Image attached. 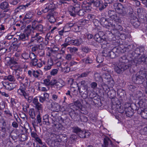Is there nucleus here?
Segmentation results:
<instances>
[{
  "label": "nucleus",
  "mask_w": 147,
  "mask_h": 147,
  "mask_svg": "<svg viewBox=\"0 0 147 147\" xmlns=\"http://www.w3.org/2000/svg\"><path fill=\"white\" fill-rule=\"evenodd\" d=\"M131 22L135 28H138L140 25V23L138 18L135 16L131 17L130 19Z\"/></svg>",
  "instance_id": "obj_15"
},
{
  "label": "nucleus",
  "mask_w": 147,
  "mask_h": 147,
  "mask_svg": "<svg viewBox=\"0 0 147 147\" xmlns=\"http://www.w3.org/2000/svg\"><path fill=\"white\" fill-rule=\"evenodd\" d=\"M51 144V146L52 147H58L59 144V142L57 140H52Z\"/></svg>",
  "instance_id": "obj_36"
},
{
  "label": "nucleus",
  "mask_w": 147,
  "mask_h": 147,
  "mask_svg": "<svg viewBox=\"0 0 147 147\" xmlns=\"http://www.w3.org/2000/svg\"><path fill=\"white\" fill-rule=\"evenodd\" d=\"M43 40V38L40 36L39 34L36 33L35 35L32 37L31 40L32 42L38 43L42 42Z\"/></svg>",
  "instance_id": "obj_16"
},
{
  "label": "nucleus",
  "mask_w": 147,
  "mask_h": 147,
  "mask_svg": "<svg viewBox=\"0 0 147 147\" xmlns=\"http://www.w3.org/2000/svg\"><path fill=\"white\" fill-rule=\"evenodd\" d=\"M100 21L101 23H102V24H105V25L107 24V23H108V22L106 18L103 17H102L101 18Z\"/></svg>",
  "instance_id": "obj_63"
},
{
  "label": "nucleus",
  "mask_w": 147,
  "mask_h": 147,
  "mask_svg": "<svg viewBox=\"0 0 147 147\" xmlns=\"http://www.w3.org/2000/svg\"><path fill=\"white\" fill-rule=\"evenodd\" d=\"M24 80H25V82L23 83V84L24 85L26 88L27 87L29 86L30 85V82H29L28 78H26Z\"/></svg>",
  "instance_id": "obj_57"
},
{
  "label": "nucleus",
  "mask_w": 147,
  "mask_h": 147,
  "mask_svg": "<svg viewBox=\"0 0 147 147\" xmlns=\"http://www.w3.org/2000/svg\"><path fill=\"white\" fill-rule=\"evenodd\" d=\"M116 14L115 11L114 10H109L108 11V14L109 17L112 19L113 17H114Z\"/></svg>",
  "instance_id": "obj_54"
},
{
  "label": "nucleus",
  "mask_w": 147,
  "mask_h": 147,
  "mask_svg": "<svg viewBox=\"0 0 147 147\" xmlns=\"http://www.w3.org/2000/svg\"><path fill=\"white\" fill-rule=\"evenodd\" d=\"M52 123L53 127L55 131L59 132L63 128V126L62 124L58 123H57L55 121L53 122Z\"/></svg>",
  "instance_id": "obj_17"
},
{
  "label": "nucleus",
  "mask_w": 147,
  "mask_h": 147,
  "mask_svg": "<svg viewBox=\"0 0 147 147\" xmlns=\"http://www.w3.org/2000/svg\"><path fill=\"white\" fill-rule=\"evenodd\" d=\"M2 83L3 86L9 90H12L14 88L13 86V84L12 83L6 82H2Z\"/></svg>",
  "instance_id": "obj_26"
},
{
  "label": "nucleus",
  "mask_w": 147,
  "mask_h": 147,
  "mask_svg": "<svg viewBox=\"0 0 147 147\" xmlns=\"http://www.w3.org/2000/svg\"><path fill=\"white\" fill-rule=\"evenodd\" d=\"M118 101L117 98H113L111 100V102L112 103V108L113 110L115 111H118L120 113H123L125 112V105L124 107H121L120 104H118L116 102H115V101Z\"/></svg>",
  "instance_id": "obj_5"
},
{
  "label": "nucleus",
  "mask_w": 147,
  "mask_h": 147,
  "mask_svg": "<svg viewBox=\"0 0 147 147\" xmlns=\"http://www.w3.org/2000/svg\"><path fill=\"white\" fill-rule=\"evenodd\" d=\"M82 100L81 99L78 100L74 102V105L78 108H80L82 106V104L80 102Z\"/></svg>",
  "instance_id": "obj_42"
},
{
  "label": "nucleus",
  "mask_w": 147,
  "mask_h": 147,
  "mask_svg": "<svg viewBox=\"0 0 147 147\" xmlns=\"http://www.w3.org/2000/svg\"><path fill=\"white\" fill-rule=\"evenodd\" d=\"M26 87L23 84V83H20V88L17 91L18 94L21 96L24 95L26 93Z\"/></svg>",
  "instance_id": "obj_14"
},
{
  "label": "nucleus",
  "mask_w": 147,
  "mask_h": 147,
  "mask_svg": "<svg viewBox=\"0 0 147 147\" xmlns=\"http://www.w3.org/2000/svg\"><path fill=\"white\" fill-rule=\"evenodd\" d=\"M22 55L23 58L24 59H28L29 57V54H28V53L24 52L22 54Z\"/></svg>",
  "instance_id": "obj_60"
},
{
  "label": "nucleus",
  "mask_w": 147,
  "mask_h": 147,
  "mask_svg": "<svg viewBox=\"0 0 147 147\" xmlns=\"http://www.w3.org/2000/svg\"><path fill=\"white\" fill-rule=\"evenodd\" d=\"M32 28L31 25H28L25 29L24 33L21 34L19 36L20 39L23 41H27L28 37L31 33Z\"/></svg>",
  "instance_id": "obj_4"
},
{
  "label": "nucleus",
  "mask_w": 147,
  "mask_h": 147,
  "mask_svg": "<svg viewBox=\"0 0 147 147\" xmlns=\"http://www.w3.org/2000/svg\"><path fill=\"white\" fill-rule=\"evenodd\" d=\"M5 78L10 82H14L16 81V79L13 75H10L6 77Z\"/></svg>",
  "instance_id": "obj_38"
},
{
  "label": "nucleus",
  "mask_w": 147,
  "mask_h": 147,
  "mask_svg": "<svg viewBox=\"0 0 147 147\" xmlns=\"http://www.w3.org/2000/svg\"><path fill=\"white\" fill-rule=\"evenodd\" d=\"M90 71L88 70L85 72L82 73L80 75V77L83 78L87 77L89 74L90 73Z\"/></svg>",
  "instance_id": "obj_55"
},
{
  "label": "nucleus",
  "mask_w": 147,
  "mask_h": 147,
  "mask_svg": "<svg viewBox=\"0 0 147 147\" xmlns=\"http://www.w3.org/2000/svg\"><path fill=\"white\" fill-rule=\"evenodd\" d=\"M114 145L112 141L108 137L105 136L104 138V143L102 145V147H114Z\"/></svg>",
  "instance_id": "obj_9"
},
{
  "label": "nucleus",
  "mask_w": 147,
  "mask_h": 147,
  "mask_svg": "<svg viewBox=\"0 0 147 147\" xmlns=\"http://www.w3.org/2000/svg\"><path fill=\"white\" fill-rule=\"evenodd\" d=\"M78 90L81 93V96L84 99H85L88 97V90L87 88L84 87H78Z\"/></svg>",
  "instance_id": "obj_13"
},
{
  "label": "nucleus",
  "mask_w": 147,
  "mask_h": 147,
  "mask_svg": "<svg viewBox=\"0 0 147 147\" xmlns=\"http://www.w3.org/2000/svg\"><path fill=\"white\" fill-rule=\"evenodd\" d=\"M20 141L23 142L27 140V136L26 134H21L20 137Z\"/></svg>",
  "instance_id": "obj_59"
},
{
  "label": "nucleus",
  "mask_w": 147,
  "mask_h": 147,
  "mask_svg": "<svg viewBox=\"0 0 147 147\" xmlns=\"http://www.w3.org/2000/svg\"><path fill=\"white\" fill-rule=\"evenodd\" d=\"M47 7L49 10V12L50 11L51 13H52L54 12L55 6L54 4H50Z\"/></svg>",
  "instance_id": "obj_43"
},
{
  "label": "nucleus",
  "mask_w": 147,
  "mask_h": 147,
  "mask_svg": "<svg viewBox=\"0 0 147 147\" xmlns=\"http://www.w3.org/2000/svg\"><path fill=\"white\" fill-rule=\"evenodd\" d=\"M68 111L69 113L70 116L72 118L76 121H79V118L80 116L78 113L75 112L74 109L70 108V109L68 110Z\"/></svg>",
  "instance_id": "obj_10"
},
{
  "label": "nucleus",
  "mask_w": 147,
  "mask_h": 147,
  "mask_svg": "<svg viewBox=\"0 0 147 147\" xmlns=\"http://www.w3.org/2000/svg\"><path fill=\"white\" fill-rule=\"evenodd\" d=\"M55 12L51 13L50 11L47 16V18L48 19L49 22L51 23H54L56 21V20L54 17Z\"/></svg>",
  "instance_id": "obj_23"
},
{
  "label": "nucleus",
  "mask_w": 147,
  "mask_h": 147,
  "mask_svg": "<svg viewBox=\"0 0 147 147\" xmlns=\"http://www.w3.org/2000/svg\"><path fill=\"white\" fill-rule=\"evenodd\" d=\"M34 16V14L33 12L30 11H28L26 14L24 18L23 19L24 22H27L26 19H32Z\"/></svg>",
  "instance_id": "obj_29"
},
{
  "label": "nucleus",
  "mask_w": 147,
  "mask_h": 147,
  "mask_svg": "<svg viewBox=\"0 0 147 147\" xmlns=\"http://www.w3.org/2000/svg\"><path fill=\"white\" fill-rule=\"evenodd\" d=\"M23 96L27 100L28 102L30 103L32 101L33 99L32 96H29L28 94L27 93Z\"/></svg>",
  "instance_id": "obj_33"
},
{
  "label": "nucleus",
  "mask_w": 147,
  "mask_h": 147,
  "mask_svg": "<svg viewBox=\"0 0 147 147\" xmlns=\"http://www.w3.org/2000/svg\"><path fill=\"white\" fill-rule=\"evenodd\" d=\"M34 106L36 109L38 110H42L43 109L42 105L39 102L34 105Z\"/></svg>",
  "instance_id": "obj_53"
},
{
  "label": "nucleus",
  "mask_w": 147,
  "mask_h": 147,
  "mask_svg": "<svg viewBox=\"0 0 147 147\" xmlns=\"http://www.w3.org/2000/svg\"><path fill=\"white\" fill-rule=\"evenodd\" d=\"M36 119L37 123L39 124L40 126H42V117L40 115V113L37 115L36 117Z\"/></svg>",
  "instance_id": "obj_34"
},
{
  "label": "nucleus",
  "mask_w": 147,
  "mask_h": 147,
  "mask_svg": "<svg viewBox=\"0 0 147 147\" xmlns=\"http://www.w3.org/2000/svg\"><path fill=\"white\" fill-rule=\"evenodd\" d=\"M139 55H138V57H134V62L136 64H140L141 63H143L141 59V57H140L138 59V56Z\"/></svg>",
  "instance_id": "obj_49"
},
{
  "label": "nucleus",
  "mask_w": 147,
  "mask_h": 147,
  "mask_svg": "<svg viewBox=\"0 0 147 147\" xmlns=\"http://www.w3.org/2000/svg\"><path fill=\"white\" fill-rule=\"evenodd\" d=\"M28 74L30 77H32V75L35 78L39 79L41 78L43 75V73L40 70H33L32 71L29 70L28 71Z\"/></svg>",
  "instance_id": "obj_7"
},
{
  "label": "nucleus",
  "mask_w": 147,
  "mask_h": 147,
  "mask_svg": "<svg viewBox=\"0 0 147 147\" xmlns=\"http://www.w3.org/2000/svg\"><path fill=\"white\" fill-rule=\"evenodd\" d=\"M9 6L8 3L6 1H4L1 3L0 4V8L3 10L8 9Z\"/></svg>",
  "instance_id": "obj_30"
},
{
  "label": "nucleus",
  "mask_w": 147,
  "mask_h": 147,
  "mask_svg": "<svg viewBox=\"0 0 147 147\" xmlns=\"http://www.w3.org/2000/svg\"><path fill=\"white\" fill-rule=\"evenodd\" d=\"M11 137L13 139H16L19 137V134L17 131H14L11 133Z\"/></svg>",
  "instance_id": "obj_35"
},
{
  "label": "nucleus",
  "mask_w": 147,
  "mask_h": 147,
  "mask_svg": "<svg viewBox=\"0 0 147 147\" xmlns=\"http://www.w3.org/2000/svg\"><path fill=\"white\" fill-rule=\"evenodd\" d=\"M138 114H140L141 116L144 119H147V108L144 109H140L138 111Z\"/></svg>",
  "instance_id": "obj_27"
},
{
  "label": "nucleus",
  "mask_w": 147,
  "mask_h": 147,
  "mask_svg": "<svg viewBox=\"0 0 147 147\" xmlns=\"http://www.w3.org/2000/svg\"><path fill=\"white\" fill-rule=\"evenodd\" d=\"M25 75L21 73H19L17 71L15 74V79L18 80L20 83H22V81L25 79Z\"/></svg>",
  "instance_id": "obj_18"
},
{
  "label": "nucleus",
  "mask_w": 147,
  "mask_h": 147,
  "mask_svg": "<svg viewBox=\"0 0 147 147\" xmlns=\"http://www.w3.org/2000/svg\"><path fill=\"white\" fill-rule=\"evenodd\" d=\"M127 48L129 52L132 51L131 55L133 57H136L138 55H140L141 53L144 50V48L143 47L141 46L139 47H137L134 46L133 44L128 45Z\"/></svg>",
  "instance_id": "obj_2"
},
{
  "label": "nucleus",
  "mask_w": 147,
  "mask_h": 147,
  "mask_svg": "<svg viewBox=\"0 0 147 147\" xmlns=\"http://www.w3.org/2000/svg\"><path fill=\"white\" fill-rule=\"evenodd\" d=\"M86 12V11L84 10L80 9V8L79 6V10L78 11L77 13L78 15L80 16H84Z\"/></svg>",
  "instance_id": "obj_46"
},
{
  "label": "nucleus",
  "mask_w": 147,
  "mask_h": 147,
  "mask_svg": "<svg viewBox=\"0 0 147 147\" xmlns=\"http://www.w3.org/2000/svg\"><path fill=\"white\" fill-rule=\"evenodd\" d=\"M39 100L41 103H43L45 101H47L49 99V94L44 92L43 94V96L41 95L38 96Z\"/></svg>",
  "instance_id": "obj_24"
},
{
  "label": "nucleus",
  "mask_w": 147,
  "mask_h": 147,
  "mask_svg": "<svg viewBox=\"0 0 147 147\" xmlns=\"http://www.w3.org/2000/svg\"><path fill=\"white\" fill-rule=\"evenodd\" d=\"M102 79L111 86H113L114 81L111 78V76L108 73L104 74L102 76Z\"/></svg>",
  "instance_id": "obj_8"
},
{
  "label": "nucleus",
  "mask_w": 147,
  "mask_h": 147,
  "mask_svg": "<svg viewBox=\"0 0 147 147\" xmlns=\"http://www.w3.org/2000/svg\"><path fill=\"white\" fill-rule=\"evenodd\" d=\"M125 104L126 105V107L128 106V107L131 108V110H133V111L134 110L137 111L138 113V111L140 110L141 109L140 108L137 104L136 105V104L133 103L130 104L128 103Z\"/></svg>",
  "instance_id": "obj_21"
},
{
  "label": "nucleus",
  "mask_w": 147,
  "mask_h": 147,
  "mask_svg": "<svg viewBox=\"0 0 147 147\" xmlns=\"http://www.w3.org/2000/svg\"><path fill=\"white\" fill-rule=\"evenodd\" d=\"M108 4L107 3H101V5L98 7L100 11H102L106 8Z\"/></svg>",
  "instance_id": "obj_50"
},
{
  "label": "nucleus",
  "mask_w": 147,
  "mask_h": 147,
  "mask_svg": "<svg viewBox=\"0 0 147 147\" xmlns=\"http://www.w3.org/2000/svg\"><path fill=\"white\" fill-rule=\"evenodd\" d=\"M68 49H69L70 52L73 54H76L78 50V48L76 47H68Z\"/></svg>",
  "instance_id": "obj_39"
},
{
  "label": "nucleus",
  "mask_w": 147,
  "mask_h": 147,
  "mask_svg": "<svg viewBox=\"0 0 147 147\" xmlns=\"http://www.w3.org/2000/svg\"><path fill=\"white\" fill-rule=\"evenodd\" d=\"M119 64H123L127 63V60L126 59V57L123 56L120 57L119 59Z\"/></svg>",
  "instance_id": "obj_37"
},
{
  "label": "nucleus",
  "mask_w": 147,
  "mask_h": 147,
  "mask_svg": "<svg viewBox=\"0 0 147 147\" xmlns=\"http://www.w3.org/2000/svg\"><path fill=\"white\" fill-rule=\"evenodd\" d=\"M126 105L125 104V113L127 117H130L133 115L134 112L133 110H131V108L129 107L128 106L126 107Z\"/></svg>",
  "instance_id": "obj_22"
},
{
  "label": "nucleus",
  "mask_w": 147,
  "mask_h": 147,
  "mask_svg": "<svg viewBox=\"0 0 147 147\" xmlns=\"http://www.w3.org/2000/svg\"><path fill=\"white\" fill-rule=\"evenodd\" d=\"M65 85V83L64 81L61 79H59L57 80L56 86L57 88H60Z\"/></svg>",
  "instance_id": "obj_31"
},
{
  "label": "nucleus",
  "mask_w": 147,
  "mask_h": 147,
  "mask_svg": "<svg viewBox=\"0 0 147 147\" xmlns=\"http://www.w3.org/2000/svg\"><path fill=\"white\" fill-rule=\"evenodd\" d=\"M131 66V65L130 63L119 64L118 66L115 65L114 67V69L116 73L120 74L130 69Z\"/></svg>",
  "instance_id": "obj_3"
},
{
  "label": "nucleus",
  "mask_w": 147,
  "mask_h": 147,
  "mask_svg": "<svg viewBox=\"0 0 147 147\" xmlns=\"http://www.w3.org/2000/svg\"><path fill=\"white\" fill-rule=\"evenodd\" d=\"M59 113L57 111H53L51 113V116L52 117L53 121V119L54 120L57 119L58 118Z\"/></svg>",
  "instance_id": "obj_40"
},
{
  "label": "nucleus",
  "mask_w": 147,
  "mask_h": 147,
  "mask_svg": "<svg viewBox=\"0 0 147 147\" xmlns=\"http://www.w3.org/2000/svg\"><path fill=\"white\" fill-rule=\"evenodd\" d=\"M69 38H68L66 39V41L68 42L69 43V44H71L75 46H79L80 45L83 43V41L81 38L79 39H76L74 40H70L69 41Z\"/></svg>",
  "instance_id": "obj_12"
},
{
  "label": "nucleus",
  "mask_w": 147,
  "mask_h": 147,
  "mask_svg": "<svg viewBox=\"0 0 147 147\" xmlns=\"http://www.w3.org/2000/svg\"><path fill=\"white\" fill-rule=\"evenodd\" d=\"M35 29L38 31L42 32L43 30V27L41 24H38L36 25L35 28Z\"/></svg>",
  "instance_id": "obj_51"
},
{
  "label": "nucleus",
  "mask_w": 147,
  "mask_h": 147,
  "mask_svg": "<svg viewBox=\"0 0 147 147\" xmlns=\"http://www.w3.org/2000/svg\"><path fill=\"white\" fill-rule=\"evenodd\" d=\"M82 50L83 52L87 53L90 51V49L88 47L85 46L83 47H82Z\"/></svg>",
  "instance_id": "obj_56"
},
{
  "label": "nucleus",
  "mask_w": 147,
  "mask_h": 147,
  "mask_svg": "<svg viewBox=\"0 0 147 147\" xmlns=\"http://www.w3.org/2000/svg\"><path fill=\"white\" fill-rule=\"evenodd\" d=\"M116 55H117V54L113 52L112 50H110L108 57H110L111 58L113 59L115 58Z\"/></svg>",
  "instance_id": "obj_58"
},
{
  "label": "nucleus",
  "mask_w": 147,
  "mask_h": 147,
  "mask_svg": "<svg viewBox=\"0 0 147 147\" xmlns=\"http://www.w3.org/2000/svg\"><path fill=\"white\" fill-rule=\"evenodd\" d=\"M29 114L30 117L32 119H34L36 115L34 109L33 108L30 109L29 111Z\"/></svg>",
  "instance_id": "obj_32"
},
{
  "label": "nucleus",
  "mask_w": 147,
  "mask_h": 147,
  "mask_svg": "<svg viewBox=\"0 0 147 147\" xmlns=\"http://www.w3.org/2000/svg\"><path fill=\"white\" fill-rule=\"evenodd\" d=\"M113 7L114 8L120 15L124 16L126 15V12L125 11V8L121 3H115L113 5Z\"/></svg>",
  "instance_id": "obj_6"
},
{
  "label": "nucleus",
  "mask_w": 147,
  "mask_h": 147,
  "mask_svg": "<svg viewBox=\"0 0 147 147\" xmlns=\"http://www.w3.org/2000/svg\"><path fill=\"white\" fill-rule=\"evenodd\" d=\"M5 60L7 62L8 66L11 65H16L18 64L12 57L10 58L9 57H6L5 58Z\"/></svg>",
  "instance_id": "obj_20"
},
{
  "label": "nucleus",
  "mask_w": 147,
  "mask_h": 147,
  "mask_svg": "<svg viewBox=\"0 0 147 147\" xmlns=\"http://www.w3.org/2000/svg\"><path fill=\"white\" fill-rule=\"evenodd\" d=\"M30 5V3H27L26 5H20L17 7L16 9V12H19L20 11H25L26 8Z\"/></svg>",
  "instance_id": "obj_25"
},
{
  "label": "nucleus",
  "mask_w": 147,
  "mask_h": 147,
  "mask_svg": "<svg viewBox=\"0 0 147 147\" xmlns=\"http://www.w3.org/2000/svg\"><path fill=\"white\" fill-rule=\"evenodd\" d=\"M110 51V50H109L107 49H105L102 51V55L105 57H108L109 55V54Z\"/></svg>",
  "instance_id": "obj_41"
},
{
  "label": "nucleus",
  "mask_w": 147,
  "mask_h": 147,
  "mask_svg": "<svg viewBox=\"0 0 147 147\" xmlns=\"http://www.w3.org/2000/svg\"><path fill=\"white\" fill-rule=\"evenodd\" d=\"M50 137L52 139V140H56L55 139H57L59 137V136L53 133H52L51 134Z\"/></svg>",
  "instance_id": "obj_61"
},
{
  "label": "nucleus",
  "mask_w": 147,
  "mask_h": 147,
  "mask_svg": "<svg viewBox=\"0 0 147 147\" xmlns=\"http://www.w3.org/2000/svg\"><path fill=\"white\" fill-rule=\"evenodd\" d=\"M79 10V6L78 7H73L70 6L68 7V11L69 14L71 16L75 17L77 14L78 11Z\"/></svg>",
  "instance_id": "obj_11"
},
{
  "label": "nucleus",
  "mask_w": 147,
  "mask_h": 147,
  "mask_svg": "<svg viewBox=\"0 0 147 147\" xmlns=\"http://www.w3.org/2000/svg\"><path fill=\"white\" fill-rule=\"evenodd\" d=\"M140 132L142 135L147 134V127H144L140 131Z\"/></svg>",
  "instance_id": "obj_64"
},
{
  "label": "nucleus",
  "mask_w": 147,
  "mask_h": 147,
  "mask_svg": "<svg viewBox=\"0 0 147 147\" xmlns=\"http://www.w3.org/2000/svg\"><path fill=\"white\" fill-rule=\"evenodd\" d=\"M95 40L97 42L101 43L102 45V44L105 45V44L106 43V40L103 38H102L100 37Z\"/></svg>",
  "instance_id": "obj_47"
},
{
  "label": "nucleus",
  "mask_w": 147,
  "mask_h": 147,
  "mask_svg": "<svg viewBox=\"0 0 147 147\" xmlns=\"http://www.w3.org/2000/svg\"><path fill=\"white\" fill-rule=\"evenodd\" d=\"M137 105L140 109H143L147 105V100L145 98H142L140 100Z\"/></svg>",
  "instance_id": "obj_19"
},
{
  "label": "nucleus",
  "mask_w": 147,
  "mask_h": 147,
  "mask_svg": "<svg viewBox=\"0 0 147 147\" xmlns=\"http://www.w3.org/2000/svg\"><path fill=\"white\" fill-rule=\"evenodd\" d=\"M47 64L45 66L44 69L45 71H47L50 69L52 66L53 65V61L51 59L48 60Z\"/></svg>",
  "instance_id": "obj_28"
},
{
  "label": "nucleus",
  "mask_w": 147,
  "mask_h": 147,
  "mask_svg": "<svg viewBox=\"0 0 147 147\" xmlns=\"http://www.w3.org/2000/svg\"><path fill=\"white\" fill-rule=\"evenodd\" d=\"M79 121L81 122H86L88 121L87 117L84 115L80 116L79 118Z\"/></svg>",
  "instance_id": "obj_52"
},
{
  "label": "nucleus",
  "mask_w": 147,
  "mask_h": 147,
  "mask_svg": "<svg viewBox=\"0 0 147 147\" xmlns=\"http://www.w3.org/2000/svg\"><path fill=\"white\" fill-rule=\"evenodd\" d=\"M112 19L114 20L115 22L119 23H121L122 22L121 17H119L116 14L114 16V17H113Z\"/></svg>",
  "instance_id": "obj_45"
},
{
  "label": "nucleus",
  "mask_w": 147,
  "mask_h": 147,
  "mask_svg": "<svg viewBox=\"0 0 147 147\" xmlns=\"http://www.w3.org/2000/svg\"><path fill=\"white\" fill-rule=\"evenodd\" d=\"M72 129L73 132L78 134L81 130L80 128L77 127H72Z\"/></svg>",
  "instance_id": "obj_48"
},
{
  "label": "nucleus",
  "mask_w": 147,
  "mask_h": 147,
  "mask_svg": "<svg viewBox=\"0 0 147 147\" xmlns=\"http://www.w3.org/2000/svg\"><path fill=\"white\" fill-rule=\"evenodd\" d=\"M29 57L31 59V60L37 59L36 55L33 53H29Z\"/></svg>",
  "instance_id": "obj_62"
},
{
  "label": "nucleus",
  "mask_w": 147,
  "mask_h": 147,
  "mask_svg": "<svg viewBox=\"0 0 147 147\" xmlns=\"http://www.w3.org/2000/svg\"><path fill=\"white\" fill-rule=\"evenodd\" d=\"M83 62H85L86 64H90L92 63L93 61L92 59L89 57H87L86 59H82Z\"/></svg>",
  "instance_id": "obj_44"
},
{
  "label": "nucleus",
  "mask_w": 147,
  "mask_h": 147,
  "mask_svg": "<svg viewBox=\"0 0 147 147\" xmlns=\"http://www.w3.org/2000/svg\"><path fill=\"white\" fill-rule=\"evenodd\" d=\"M132 80L133 82L137 84H142L146 80L147 86V74L144 71H140L134 74L132 77Z\"/></svg>",
  "instance_id": "obj_1"
}]
</instances>
